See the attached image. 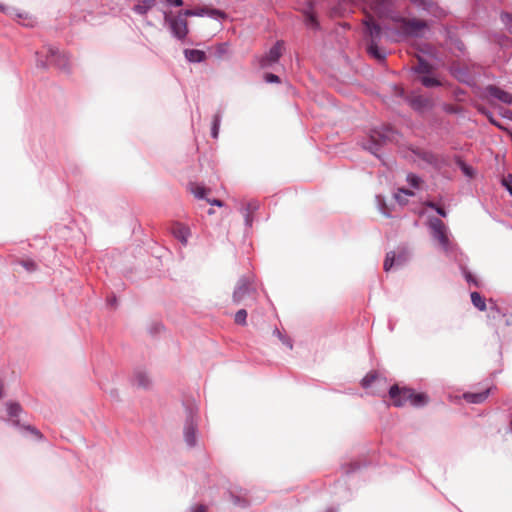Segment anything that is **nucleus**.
I'll return each instance as SVG.
<instances>
[{
	"instance_id": "f257e3e1",
	"label": "nucleus",
	"mask_w": 512,
	"mask_h": 512,
	"mask_svg": "<svg viewBox=\"0 0 512 512\" xmlns=\"http://www.w3.org/2000/svg\"><path fill=\"white\" fill-rule=\"evenodd\" d=\"M165 21L168 24V27L173 34L179 40H183L188 34V23L187 17L189 16H210V17H221L223 18L225 14L216 9L209 8H196V9H187L185 11H180L177 15H173L172 12L165 11Z\"/></svg>"
},
{
	"instance_id": "f03ea898",
	"label": "nucleus",
	"mask_w": 512,
	"mask_h": 512,
	"mask_svg": "<svg viewBox=\"0 0 512 512\" xmlns=\"http://www.w3.org/2000/svg\"><path fill=\"white\" fill-rule=\"evenodd\" d=\"M36 67L47 70L51 66L59 69L67 75L72 73L70 56L53 45L46 46V52H35Z\"/></svg>"
},
{
	"instance_id": "7ed1b4c3",
	"label": "nucleus",
	"mask_w": 512,
	"mask_h": 512,
	"mask_svg": "<svg viewBox=\"0 0 512 512\" xmlns=\"http://www.w3.org/2000/svg\"><path fill=\"white\" fill-rule=\"evenodd\" d=\"M389 396L392 399V404L395 407H402L410 404L415 407H420L428 402V397L424 393H416L413 389L406 387H399L393 385L389 390Z\"/></svg>"
},
{
	"instance_id": "20e7f679",
	"label": "nucleus",
	"mask_w": 512,
	"mask_h": 512,
	"mask_svg": "<svg viewBox=\"0 0 512 512\" xmlns=\"http://www.w3.org/2000/svg\"><path fill=\"white\" fill-rule=\"evenodd\" d=\"M395 32L401 37H418L426 28V22L417 18L394 17Z\"/></svg>"
},
{
	"instance_id": "39448f33",
	"label": "nucleus",
	"mask_w": 512,
	"mask_h": 512,
	"mask_svg": "<svg viewBox=\"0 0 512 512\" xmlns=\"http://www.w3.org/2000/svg\"><path fill=\"white\" fill-rule=\"evenodd\" d=\"M7 414L9 416V423L14 428L18 429L21 433H30L36 439H41L42 435L39 430L31 425H27L21 422V416L23 414L22 407L16 402H10L6 404Z\"/></svg>"
},
{
	"instance_id": "423d86ee",
	"label": "nucleus",
	"mask_w": 512,
	"mask_h": 512,
	"mask_svg": "<svg viewBox=\"0 0 512 512\" xmlns=\"http://www.w3.org/2000/svg\"><path fill=\"white\" fill-rule=\"evenodd\" d=\"M370 139L365 144V148L370 152L378 156V150L382 145H386L390 138H393L396 134H398V130H370Z\"/></svg>"
},
{
	"instance_id": "0eeeda50",
	"label": "nucleus",
	"mask_w": 512,
	"mask_h": 512,
	"mask_svg": "<svg viewBox=\"0 0 512 512\" xmlns=\"http://www.w3.org/2000/svg\"><path fill=\"white\" fill-rule=\"evenodd\" d=\"M433 238L439 243L444 251L451 248V242L446 225L440 219H432L429 223Z\"/></svg>"
},
{
	"instance_id": "6e6552de",
	"label": "nucleus",
	"mask_w": 512,
	"mask_h": 512,
	"mask_svg": "<svg viewBox=\"0 0 512 512\" xmlns=\"http://www.w3.org/2000/svg\"><path fill=\"white\" fill-rule=\"evenodd\" d=\"M409 105L417 111L424 112L432 109L434 103L430 97H426L420 94L411 95L408 98Z\"/></svg>"
},
{
	"instance_id": "1a4fd4ad",
	"label": "nucleus",
	"mask_w": 512,
	"mask_h": 512,
	"mask_svg": "<svg viewBox=\"0 0 512 512\" xmlns=\"http://www.w3.org/2000/svg\"><path fill=\"white\" fill-rule=\"evenodd\" d=\"M284 51V42L277 41L273 47L269 50L266 56H264L261 60L262 67H268L274 63H276L279 58L282 56Z\"/></svg>"
},
{
	"instance_id": "9d476101",
	"label": "nucleus",
	"mask_w": 512,
	"mask_h": 512,
	"mask_svg": "<svg viewBox=\"0 0 512 512\" xmlns=\"http://www.w3.org/2000/svg\"><path fill=\"white\" fill-rule=\"evenodd\" d=\"M170 232L183 245L187 244L188 238L191 235L190 229L180 222L172 223Z\"/></svg>"
},
{
	"instance_id": "9b49d317",
	"label": "nucleus",
	"mask_w": 512,
	"mask_h": 512,
	"mask_svg": "<svg viewBox=\"0 0 512 512\" xmlns=\"http://www.w3.org/2000/svg\"><path fill=\"white\" fill-rule=\"evenodd\" d=\"M251 281L249 278H242L239 280L234 293L233 300L235 303L241 302L248 294H250Z\"/></svg>"
},
{
	"instance_id": "f8f14e48",
	"label": "nucleus",
	"mask_w": 512,
	"mask_h": 512,
	"mask_svg": "<svg viewBox=\"0 0 512 512\" xmlns=\"http://www.w3.org/2000/svg\"><path fill=\"white\" fill-rule=\"evenodd\" d=\"M366 33L370 37L369 43H378L381 38V27L375 23L372 17H368L365 21Z\"/></svg>"
},
{
	"instance_id": "ddd939ff",
	"label": "nucleus",
	"mask_w": 512,
	"mask_h": 512,
	"mask_svg": "<svg viewBox=\"0 0 512 512\" xmlns=\"http://www.w3.org/2000/svg\"><path fill=\"white\" fill-rule=\"evenodd\" d=\"M0 11L10 17H16V18L23 19V20L29 19V22L23 23V25L33 26V21L29 17L28 13L20 12L13 6H8L3 3H0Z\"/></svg>"
},
{
	"instance_id": "4468645a",
	"label": "nucleus",
	"mask_w": 512,
	"mask_h": 512,
	"mask_svg": "<svg viewBox=\"0 0 512 512\" xmlns=\"http://www.w3.org/2000/svg\"><path fill=\"white\" fill-rule=\"evenodd\" d=\"M133 384L142 389H148L151 386L149 373L144 369H136L133 376Z\"/></svg>"
},
{
	"instance_id": "2eb2a0df",
	"label": "nucleus",
	"mask_w": 512,
	"mask_h": 512,
	"mask_svg": "<svg viewBox=\"0 0 512 512\" xmlns=\"http://www.w3.org/2000/svg\"><path fill=\"white\" fill-rule=\"evenodd\" d=\"M487 91L491 97L494 99H497L505 104H511L512 103V95L498 87L495 86H489L487 88Z\"/></svg>"
},
{
	"instance_id": "dca6fc26",
	"label": "nucleus",
	"mask_w": 512,
	"mask_h": 512,
	"mask_svg": "<svg viewBox=\"0 0 512 512\" xmlns=\"http://www.w3.org/2000/svg\"><path fill=\"white\" fill-rule=\"evenodd\" d=\"M184 438L188 446L193 447L196 444V424L193 419L185 426Z\"/></svg>"
},
{
	"instance_id": "f3484780",
	"label": "nucleus",
	"mask_w": 512,
	"mask_h": 512,
	"mask_svg": "<svg viewBox=\"0 0 512 512\" xmlns=\"http://www.w3.org/2000/svg\"><path fill=\"white\" fill-rule=\"evenodd\" d=\"M156 4V0H139L134 4L132 10L138 15H145Z\"/></svg>"
},
{
	"instance_id": "a211bd4d",
	"label": "nucleus",
	"mask_w": 512,
	"mask_h": 512,
	"mask_svg": "<svg viewBox=\"0 0 512 512\" xmlns=\"http://www.w3.org/2000/svg\"><path fill=\"white\" fill-rule=\"evenodd\" d=\"M184 55L189 62L200 63L206 60V53L197 49H186Z\"/></svg>"
},
{
	"instance_id": "6ab92c4d",
	"label": "nucleus",
	"mask_w": 512,
	"mask_h": 512,
	"mask_svg": "<svg viewBox=\"0 0 512 512\" xmlns=\"http://www.w3.org/2000/svg\"><path fill=\"white\" fill-rule=\"evenodd\" d=\"M489 393L490 389H486L485 391L480 393H465L463 395V398L469 403L478 404L485 401L489 396Z\"/></svg>"
},
{
	"instance_id": "aec40b11",
	"label": "nucleus",
	"mask_w": 512,
	"mask_h": 512,
	"mask_svg": "<svg viewBox=\"0 0 512 512\" xmlns=\"http://www.w3.org/2000/svg\"><path fill=\"white\" fill-rule=\"evenodd\" d=\"M160 331V322L157 318L151 319L146 324V332L147 334L155 339L158 337Z\"/></svg>"
},
{
	"instance_id": "412c9836",
	"label": "nucleus",
	"mask_w": 512,
	"mask_h": 512,
	"mask_svg": "<svg viewBox=\"0 0 512 512\" xmlns=\"http://www.w3.org/2000/svg\"><path fill=\"white\" fill-rule=\"evenodd\" d=\"M188 189L198 199H204L206 194L210 191L198 183H190Z\"/></svg>"
},
{
	"instance_id": "4be33fe9",
	"label": "nucleus",
	"mask_w": 512,
	"mask_h": 512,
	"mask_svg": "<svg viewBox=\"0 0 512 512\" xmlns=\"http://www.w3.org/2000/svg\"><path fill=\"white\" fill-rule=\"evenodd\" d=\"M392 2L393 0H373L372 9L378 14H383Z\"/></svg>"
},
{
	"instance_id": "5701e85b",
	"label": "nucleus",
	"mask_w": 512,
	"mask_h": 512,
	"mask_svg": "<svg viewBox=\"0 0 512 512\" xmlns=\"http://www.w3.org/2000/svg\"><path fill=\"white\" fill-rule=\"evenodd\" d=\"M412 153L415 154L417 158L422 159L425 162L434 163L435 161V157L433 154L424 151L421 148L412 149Z\"/></svg>"
},
{
	"instance_id": "b1692460",
	"label": "nucleus",
	"mask_w": 512,
	"mask_h": 512,
	"mask_svg": "<svg viewBox=\"0 0 512 512\" xmlns=\"http://www.w3.org/2000/svg\"><path fill=\"white\" fill-rule=\"evenodd\" d=\"M367 51L371 56L379 61H383L385 59V54L379 50L378 43H368Z\"/></svg>"
},
{
	"instance_id": "393cba45",
	"label": "nucleus",
	"mask_w": 512,
	"mask_h": 512,
	"mask_svg": "<svg viewBox=\"0 0 512 512\" xmlns=\"http://www.w3.org/2000/svg\"><path fill=\"white\" fill-rule=\"evenodd\" d=\"M471 301H472L473 305L476 308H478L480 311L486 310L485 299L478 292L471 293Z\"/></svg>"
},
{
	"instance_id": "a878e982",
	"label": "nucleus",
	"mask_w": 512,
	"mask_h": 512,
	"mask_svg": "<svg viewBox=\"0 0 512 512\" xmlns=\"http://www.w3.org/2000/svg\"><path fill=\"white\" fill-rule=\"evenodd\" d=\"M414 193L407 189H399L398 192L395 194V199L400 204H405L407 202L406 197L413 196Z\"/></svg>"
},
{
	"instance_id": "bb28decb",
	"label": "nucleus",
	"mask_w": 512,
	"mask_h": 512,
	"mask_svg": "<svg viewBox=\"0 0 512 512\" xmlns=\"http://www.w3.org/2000/svg\"><path fill=\"white\" fill-rule=\"evenodd\" d=\"M421 83L425 86V87H434V86H439L441 85L440 81L437 80L436 78L434 77H430V76H423L421 77Z\"/></svg>"
},
{
	"instance_id": "cd10ccee",
	"label": "nucleus",
	"mask_w": 512,
	"mask_h": 512,
	"mask_svg": "<svg viewBox=\"0 0 512 512\" xmlns=\"http://www.w3.org/2000/svg\"><path fill=\"white\" fill-rule=\"evenodd\" d=\"M430 70H431V66L427 62H425L421 59L419 60L417 66L415 67V71L417 73L425 74V73H429Z\"/></svg>"
},
{
	"instance_id": "c85d7f7f",
	"label": "nucleus",
	"mask_w": 512,
	"mask_h": 512,
	"mask_svg": "<svg viewBox=\"0 0 512 512\" xmlns=\"http://www.w3.org/2000/svg\"><path fill=\"white\" fill-rule=\"evenodd\" d=\"M305 22L308 26L316 28L318 26L317 20L314 14L310 11L305 13Z\"/></svg>"
},
{
	"instance_id": "c756f323",
	"label": "nucleus",
	"mask_w": 512,
	"mask_h": 512,
	"mask_svg": "<svg viewBox=\"0 0 512 512\" xmlns=\"http://www.w3.org/2000/svg\"><path fill=\"white\" fill-rule=\"evenodd\" d=\"M247 311L245 309L239 310L235 314V322L240 325H244L246 323Z\"/></svg>"
},
{
	"instance_id": "7c9ffc66",
	"label": "nucleus",
	"mask_w": 512,
	"mask_h": 512,
	"mask_svg": "<svg viewBox=\"0 0 512 512\" xmlns=\"http://www.w3.org/2000/svg\"><path fill=\"white\" fill-rule=\"evenodd\" d=\"M376 379V374L369 373L362 379V386L367 388L369 387Z\"/></svg>"
},
{
	"instance_id": "2f4dec72",
	"label": "nucleus",
	"mask_w": 512,
	"mask_h": 512,
	"mask_svg": "<svg viewBox=\"0 0 512 512\" xmlns=\"http://www.w3.org/2000/svg\"><path fill=\"white\" fill-rule=\"evenodd\" d=\"M394 261H395L394 254H390V253L387 254L385 261H384V270L389 271L392 268Z\"/></svg>"
},
{
	"instance_id": "473e14b6",
	"label": "nucleus",
	"mask_w": 512,
	"mask_h": 512,
	"mask_svg": "<svg viewBox=\"0 0 512 512\" xmlns=\"http://www.w3.org/2000/svg\"><path fill=\"white\" fill-rule=\"evenodd\" d=\"M21 265L27 270V271H34L36 269V264L33 261L25 260L21 262Z\"/></svg>"
},
{
	"instance_id": "72a5a7b5",
	"label": "nucleus",
	"mask_w": 512,
	"mask_h": 512,
	"mask_svg": "<svg viewBox=\"0 0 512 512\" xmlns=\"http://www.w3.org/2000/svg\"><path fill=\"white\" fill-rule=\"evenodd\" d=\"M408 182L415 188L419 187L420 179L416 175L410 174L407 178Z\"/></svg>"
},
{
	"instance_id": "f704fd0d",
	"label": "nucleus",
	"mask_w": 512,
	"mask_h": 512,
	"mask_svg": "<svg viewBox=\"0 0 512 512\" xmlns=\"http://www.w3.org/2000/svg\"><path fill=\"white\" fill-rule=\"evenodd\" d=\"M427 206H429V207H431V208L435 209V210H436V212H437L439 215H441L442 217H445V216H446V212H445V210H444L442 207L437 206L435 203H433V202H428V203H427Z\"/></svg>"
},
{
	"instance_id": "c9c22d12",
	"label": "nucleus",
	"mask_w": 512,
	"mask_h": 512,
	"mask_svg": "<svg viewBox=\"0 0 512 512\" xmlns=\"http://www.w3.org/2000/svg\"><path fill=\"white\" fill-rule=\"evenodd\" d=\"M167 6H176V7H180L183 5V1L182 0H163Z\"/></svg>"
},
{
	"instance_id": "e433bc0d",
	"label": "nucleus",
	"mask_w": 512,
	"mask_h": 512,
	"mask_svg": "<svg viewBox=\"0 0 512 512\" xmlns=\"http://www.w3.org/2000/svg\"><path fill=\"white\" fill-rule=\"evenodd\" d=\"M266 80L268 82H275V83H277V82H279V77L277 75H275V74L268 73L266 75Z\"/></svg>"
},
{
	"instance_id": "4c0bfd02",
	"label": "nucleus",
	"mask_w": 512,
	"mask_h": 512,
	"mask_svg": "<svg viewBox=\"0 0 512 512\" xmlns=\"http://www.w3.org/2000/svg\"><path fill=\"white\" fill-rule=\"evenodd\" d=\"M192 512H207V507L205 505H197L192 509Z\"/></svg>"
},
{
	"instance_id": "58836bf2",
	"label": "nucleus",
	"mask_w": 512,
	"mask_h": 512,
	"mask_svg": "<svg viewBox=\"0 0 512 512\" xmlns=\"http://www.w3.org/2000/svg\"><path fill=\"white\" fill-rule=\"evenodd\" d=\"M412 3L426 8V0H410Z\"/></svg>"
},
{
	"instance_id": "ea45409f",
	"label": "nucleus",
	"mask_w": 512,
	"mask_h": 512,
	"mask_svg": "<svg viewBox=\"0 0 512 512\" xmlns=\"http://www.w3.org/2000/svg\"><path fill=\"white\" fill-rule=\"evenodd\" d=\"M502 20L505 22V23H509L510 21H512V15L510 14H503L502 15Z\"/></svg>"
},
{
	"instance_id": "a19ab883",
	"label": "nucleus",
	"mask_w": 512,
	"mask_h": 512,
	"mask_svg": "<svg viewBox=\"0 0 512 512\" xmlns=\"http://www.w3.org/2000/svg\"><path fill=\"white\" fill-rule=\"evenodd\" d=\"M207 201H208L209 203H211L212 205H216V206H219V207H222V206H223V202H222V201H220V200H217V199L212 200V201H211V200H207Z\"/></svg>"
},
{
	"instance_id": "79ce46f5",
	"label": "nucleus",
	"mask_w": 512,
	"mask_h": 512,
	"mask_svg": "<svg viewBox=\"0 0 512 512\" xmlns=\"http://www.w3.org/2000/svg\"><path fill=\"white\" fill-rule=\"evenodd\" d=\"M235 504H242V505H245L247 503L246 499H240L239 497H236L235 498V501H234Z\"/></svg>"
},
{
	"instance_id": "37998d69",
	"label": "nucleus",
	"mask_w": 512,
	"mask_h": 512,
	"mask_svg": "<svg viewBox=\"0 0 512 512\" xmlns=\"http://www.w3.org/2000/svg\"><path fill=\"white\" fill-rule=\"evenodd\" d=\"M463 171H464V173H465L466 175L471 176V169H470L469 167L464 166V167H463Z\"/></svg>"
},
{
	"instance_id": "c03bdc74",
	"label": "nucleus",
	"mask_w": 512,
	"mask_h": 512,
	"mask_svg": "<svg viewBox=\"0 0 512 512\" xmlns=\"http://www.w3.org/2000/svg\"><path fill=\"white\" fill-rule=\"evenodd\" d=\"M211 134H212V137H213L214 139H216V138H217V136H218V130L213 129Z\"/></svg>"
},
{
	"instance_id": "a18cd8bd",
	"label": "nucleus",
	"mask_w": 512,
	"mask_h": 512,
	"mask_svg": "<svg viewBox=\"0 0 512 512\" xmlns=\"http://www.w3.org/2000/svg\"><path fill=\"white\" fill-rule=\"evenodd\" d=\"M491 124L497 126L499 129H502L504 128L503 126H501L500 124L496 123L493 119H491Z\"/></svg>"
},
{
	"instance_id": "49530a36",
	"label": "nucleus",
	"mask_w": 512,
	"mask_h": 512,
	"mask_svg": "<svg viewBox=\"0 0 512 512\" xmlns=\"http://www.w3.org/2000/svg\"><path fill=\"white\" fill-rule=\"evenodd\" d=\"M217 126H218V122H217V121H214V123H213V128H217Z\"/></svg>"
},
{
	"instance_id": "de8ad7c7",
	"label": "nucleus",
	"mask_w": 512,
	"mask_h": 512,
	"mask_svg": "<svg viewBox=\"0 0 512 512\" xmlns=\"http://www.w3.org/2000/svg\"><path fill=\"white\" fill-rule=\"evenodd\" d=\"M2 397V386L0 385V398Z\"/></svg>"
},
{
	"instance_id": "09e8293b",
	"label": "nucleus",
	"mask_w": 512,
	"mask_h": 512,
	"mask_svg": "<svg viewBox=\"0 0 512 512\" xmlns=\"http://www.w3.org/2000/svg\"><path fill=\"white\" fill-rule=\"evenodd\" d=\"M287 345L289 346V348H292V344L290 342H287Z\"/></svg>"
},
{
	"instance_id": "8fccbe9b",
	"label": "nucleus",
	"mask_w": 512,
	"mask_h": 512,
	"mask_svg": "<svg viewBox=\"0 0 512 512\" xmlns=\"http://www.w3.org/2000/svg\"><path fill=\"white\" fill-rule=\"evenodd\" d=\"M327 512H333L332 510H328Z\"/></svg>"
},
{
	"instance_id": "3c124183",
	"label": "nucleus",
	"mask_w": 512,
	"mask_h": 512,
	"mask_svg": "<svg viewBox=\"0 0 512 512\" xmlns=\"http://www.w3.org/2000/svg\"><path fill=\"white\" fill-rule=\"evenodd\" d=\"M511 31H512V26L510 27Z\"/></svg>"
}]
</instances>
